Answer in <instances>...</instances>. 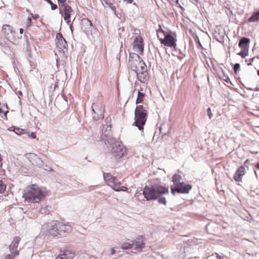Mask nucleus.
I'll use <instances>...</instances> for the list:
<instances>
[{
	"instance_id": "obj_1",
	"label": "nucleus",
	"mask_w": 259,
	"mask_h": 259,
	"mask_svg": "<svg viewBox=\"0 0 259 259\" xmlns=\"http://www.w3.org/2000/svg\"><path fill=\"white\" fill-rule=\"evenodd\" d=\"M102 133L101 138L102 140H105L106 145L109 146V149L115 154L116 158L122 157L126 152V149L121 142L111 137V126L106 125L105 132Z\"/></svg>"
},
{
	"instance_id": "obj_2",
	"label": "nucleus",
	"mask_w": 259,
	"mask_h": 259,
	"mask_svg": "<svg viewBox=\"0 0 259 259\" xmlns=\"http://www.w3.org/2000/svg\"><path fill=\"white\" fill-rule=\"evenodd\" d=\"M46 191L36 185L27 187L24 190L23 197L25 200L32 203H38L45 198Z\"/></svg>"
},
{
	"instance_id": "obj_3",
	"label": "nucleus",
	"mask_w": 259,
	"mask_h": 259,
	"mask_svg": "<svg viewBox=\"0 0 259 259\" xmlns=\"http://www.w3.org/2000/svg\"><path fill=\"white\" fill-rule=\"evenodd\" d=\"M168 193V188L160 185L145 186L143 191L144 198L148 201L156 200L162 194Z\"/></svg>"
},
{
	"instance_id": "obj_4",
	"label": "nucleus",
	"mask_w": 259,
	"mask_h": 259,
	"mask_svg": "<svg viewBox=\"0 0 259 259\" xmlns=\"http://www.w3.org/2000/svg\"><path fill=\"white\" fill-rule=\"evenodd\" d=\"M134 124L139 130H143V126L147 120V111L143 105L137 106L135 110Z\"/></svg>"
},
{
	"instance_id": "obj_5",
	"label": "nucleus",
	"mask_w": 259,
	"mask_h": 259,
	"mask_svg": "<svg viewBox=\"0 0 259 259\" xmlns=\"http://www.w3.org/2000/svg\"><path fill=\"white\" fill-rule=\"evenodd\" d=\"M103 178L107 185L117 192L126 191L127 188L124 186H120V182L114 177L109 173H104Z\"/></svg>"
},
{
	"instance_id": "obj_6",
	"label": "nucleus",
	"mask_w": 259,
	"mask_h": 259,
	"mask_svg": "<svg viewBox=\"0 0 259 259\" xmlns=\"http://www.w3.org/2000/svg\"><path fill=\"white\" fill-rule=\"evenodd\" d=\"M2 32L5 37L10 42L15 44L18 42L19 37L12 26L4 24L3 26Z\"/></svg>"
},
{
	"instance_id": "obj_7",
	"label": "nucleus",
	"mask_w": 259,
	"mask_h": 259,
	"mask_svg": "<svg viewBox=\"0 0 259 259\" xmlns=\"http://www.w3.org/2000/svg\"><path fill=\"white\" fill-rule=\"evenodd\" d=\"M58 229L57 228L56 221H52L42 226V233L46 236L51 237H55L59 235Z\"/></svg>"
},
{
	"instance_id": "obj_8",
	"label": "nucleus",
	"mask_w": 259,
	"mask_h": 259,
	"mask_svg": "<svg viewBox=\"0 0 259 259\" xmlns=\"http://www.w3.org/2000/svg\"><path fill=\"white\" fill-rule=\"evenodd\" d=\"M135 57H131L129 59V67L133 71L137 70L138 68L141 69H145L146 65L141 58L138 55L134 54Z\"/></svg>"
},
{
	"instance_id": "obj_9",
	"label": "nucleus",
	"mask_w": 259,
	"mask_h": 259,
	"mask_svg": "<svg viewBox=\"0 0 259 259\" xmlns=\"http://www.w3.org/2000/svg\"><path fill=\"white\" fill-rule=\"evenodd\" d=\"M92 110L94 120L98 121L104 118V108L101 102L93 103Z\"/></svg>"
},
{
	"instance_id": "obj_10",
	"label": "nucleus",
	"mask_w": 259,
	"mask_h": 259,
	"mask_svg": "<svg viewBox=\"0 0 259 259\" xmlns=\"http://www.w3.org/2000/svg\"><path fill=\"white\" fill-rule=\"evenodd\" d=\"M174 33L170 30H167V33H165L164 38H159V41L165 46L175 49L177 46L176 39L174 38Z\"/></svg>"
},
{
	"instance_id": "obj_11",
	"label": "nucleus",
	"mask_w": 259,
	"mask_h": 259,
	"mask_svg": "<svg viewBox=\"0 0 259 259\" xmlns=\"http://www.w3.org/2000/svg\"><path fill=\"white\" fill-rule=\"evenodd\" d=\"M171 193L173 195L177 192L180 194H188L192 189V186L190 184H187L183 182L179 183L175 186V188H171Z\"/></svg>"
},
{
	"instance_id": "obj_12",
	"label": "nucleus",
	"mask_w": 259,
	"mask_h": 259,
	"mask_svg": "<svg viewBox=\"0 0 259 259\" xmlns=\"http://www.w3.org/2000/svg\"><path fill=\"white\" fill-rule=\"evenodd\" d=\"M59 7L60 13L61 14L62 16H64V20L69 24L70 21L71 14L73 12L72 9L66 3L60 4Z\"/></svg>"
},
{
	"instance_id": "obj_13",
	"label": "nucleus",
	"mask_w": 259,
	"mask_h": 259,
	"mask_svg": "<svg viewBox=\"0 0 259 259\" xmlns=\"http://www.w3.org/2000/svg\"><path fill=\"white\" fill-rule=\"evenodd\" d=\"M56 224L59 236H66L71 232V227L70 225L64 224L59 221H56Z\"/></svg>"
},
{
	"instance_id": "obj_14",
	"label": "nucleus",
	"mask_w": 259,
	"mask_h": 259,
	"mask_svg": "<svg viewBox=\"0 0 259 259\" xmlns=\"http://www.w3.org/2000/svg\"><path fill=\"white\" fill-rule=\"evenodd\" d=\"M75 253L72 250L65 249L61 250L58 256L55 259H73Z\"/></svg>"
},
{
	"instance_id": "obj_15",
	"label": "nucleus",
	"mask_w": 259,
	"mask_h": 259,
	"mask_svg": "<svg viewBox=\"0 0 259 259\" xmlns=\"http://www.w3.org/2000/svg\"><path fill=\"white\" fill-rule=\"evenodd\" d=\"M20 238L19 237H15L9 246V250L11 253L14 255H19V250L17 249L18 244H19Z\"/></svg>"
},
{
	"instance_id": "obj_16",
	"label": "nucleus",
	"mask_w": 259,
	"mask_h": 259,
	"mask_svg": "<svg viewBox=\"0 0 259 259\" xmlns=\"http://www.w3.org/2000/svg\"><path fill=\"white\" fill-rule=\"evenodd\" d=\"M56 44L57 47L61 51L67 48V42L61 33H57L56 35Z\"/></svg>"
},
{
	"instance_id": "obj_17",
	"label": "nucleus",
	"mask_w": 259,
	"mask_h": 259,
	"mask_svg": "<svg viewBox=\"0 0 259 259\" xmlns=\"http://www.w3.org/2000/svg\"><path fill=\"white\" fill-rule=\"evenodd\" d=\"M26 156L33 165H37L39 167L42 166L44 163L43 161L35 154L29 153L26 155Z\"/></svg>"
},
{
	"instance_id": "obj_18",
	"label": "nucleus",
	"mask_w": 259,
	"mask_h": 259,
	"mask_svg": "<svg viewBox=\"0 0 259 259\" xmlns=\"http://www.w3.org/2000/svg\"><path fill=\"white\" fill-rule=\"evenodd\" d=\"M133 249L136 251H141L144 247L145 243L142 237H140L135 241H132Z\"/></svg>"
},
{
	"instance_id": "obj_19",
	"label": "nucleus",
	"mask_w": 259,
	"mask_h": 259,
	"mask_svg": "<svg viewBox=\"0 0 259 259\" xmlns=\"http://www.w3.org/2000/svg\"><path fill=\"white\" fill-rule=\"evenodd\" d=\"M133 46L134 49L140 54L143 53L144 50V46L143 44V40L141 37H136L134 40Z\"/></svg>"
},
{
	"instance_id": "obj_20",
	"label": "nucleus",
	"mask_w": 259,
	"mask_h": 259,
	"mask_svg": "<svg viewBox=\"0 0 259 259\" xmlns=\"http://www.w3.org/2000/svg\"><path fill=\"white\" fill-rule=\"evenodd\" d=\"M245 174V168L241 166L239 167L234 176V179L236 182H241L242 177Z\"/></svg>"
},
{
	"instance_id": "obj_21",
	"label": "nucleus",
	"mask_w": 259,
	"mask_h": 259,
	"mask_svg": "<svg viewBox=\"0 0 259 259\" xmlns=\"http://www.w3.org/2000/svg\"><path fill=\"white\" fill-rule=\"evenodd\" d=\"M250 39L247 37H242L239 41L238 46L241 49L249 50Z\"/></svg>"
},
{
	"instance_id": "obj_22",
	"label": "nucleus",
	"mask_w": 259,
	"mask_h": 259,
	"mask_svg": "<svg viewBox=\"0 0 259 259\" xmlns=\"http://www.w3.org/2000/svg\"><path fill=\"white\" fill-rule=\"evenodd\" d=\"M144 71L142 70V73H139L137 76L138 79L141 82H145L148 79V74L147 66L145 67V69H143Z\"/></svg>"
},
{
	"instance_id": "obj_23",
	"label": "nucleus",
	"mask_w": 259,
	"mask_h": 259,
	"mask_svg": "<svg viewBox=\"0 0 259 259\" xmlns=\"http://www.w3.org/2000/svg\"><path fill=\"white\" fill-rule=\"evenodd\" d=\"M81 22L82 28L84 27L85 31H89L91 29L92 23L89 19H82Z\"/></svg>"
},
{
	"instance_id": "obj_24",
	"label": "nucleus",
	"mask_w": 259,
	"mask_h": 259,
	"mask_svg": "<svg viewBox=\"0 0 259 259\" xmlns=\"http://www.w3.org/2000/svg\"><path fill=\"white\" fill-rule=\"evenodd\" d=\"M248 21L249 22L259 21V11L253 13L252 16L248 19Z\"/></svg>"
},
{
	"instance_id": "obj_25",
	"label": "nucleus",
	"mask_w": 259,
	"mask_h": 259,
	"mask_svg": "<svg viewBox=\"0 0 259 259\" xmlns=\"http://www.w3.org/2000/svg\"><path fill=\"white\" fill-rule=\"evenodd\" d=\"M145 96V94L144 93H142L140 91H138V97L136 99V103L138 104L139 103H142L144 100Z\"/></svg>"
},
{
	"instance_id": "obj_26",
	"label": "nucleus",
	"mask_w": 259,
	"mask_h": 259,
	"mask_svg": "<svg viewBox=\"0 0 259 259\" xmlns=\"http://www.w3.org/2000/svg\"><path fill=\"white\" fill-rule=\"evenodd\" d=\"M103 6L109 7L115 13V7H114L112 3L109 2L107 0H101Z\"/></svg>"
},
{
	"instance_id": "obj_27",
	"label": "nucleus",
	"mask_w": 259,
	"mask_h": 259,
	"mask_svg": "<svg viewBox=\"0 0 259 259\" xmlns=\"http://www.w3.org/2000/svg\"><path fill=\"white\" fill-rule=\"evenodd\" d=\"M181 179V176L178 174H175L174 175V176L172 177V182L174 183V185H175V186L177 185V184L181 183L180 181Z\"/></svg>"
},
{
	"instance_id": "obj_28",
	"label": "nucleus",
	"mask_w": 259,
	"mask_h": 259,
	"mask_svg": "<svg viewBox=\"0 0 259 259\" xmlns=\"http://www.w3.org/2000/svg\"><path fill=\"white\" fill-rule=\"evenodd\" d=\"M121 248L123 249H133L132 242L131 243H124L121 245Z\"/></svg>"
},
{
	"instance_id": "obj_29",
	"label": "nucleus",
	"mask_w": 259,
	"mask_h": 259,
	"mask_svg": "<svg viewBox=\"0 0 259 259\" xmlns=\"http://www.w3.org/2000/svg\"><path fill=\"white\" fill-rule=\"evenodd\" d=\"M248 50L242 49V51L240 52L237 53V55L244 58L248 55Z\"/></svg>"
},
{
	"instance_id": "obj_30",
	"label": "nucleus",
	"mask_w": 259,
	"mask_h": 259,
	"mask_svg": "<svg viewBox=\"0 0 259 259\" xmlns=\"http://www.w3.org/2000/svg\"><path fill=\"white\" fill-rule=\"evenodd\" d=\"M6 189L5 184L2 181H0V193H3L5 192Z\"/></svg>"
},
{
	"instance_id": "obj_31",
	"label": "nucleus",
	"mask_w": 259,
	"mask_h": 259,
	"mask_svg": "<svg viewBox=\"0 0 259 259\" xmlns=\"http://www.w3.org/2000/svg\"><path fill=\"white\" fill-rule=\"evenodd\" d=\"M159 27H160V26H159ZM165 33H167V31H164L163 29H162L161 28V27H160V28L158 30H157V31L158 37L159 38H161L160 37V33L162 34L163 36H164Z\"/></svg>"
},
{
	"instance_id": "obj_32",
	"label": "nucleus",
	"mask_w": 259,
	"mask_h": 259,
	"mask_svg": "<svg viewBox=\"0 0 259 259\" xmlns=\"http://www.w3.org/2000/svg\"><path fill=\"white\" fill-rule=\"evenodd\" d=\"M13 131L15 133V134L18 135L22 134L23 131V130L22 128L16 127L15 128H13Z\"/></svg>"
},
{
	"instance_id": "obj_33",
	"label": "nucleus",
	"mask_w": 259,
	"mask_h": 259,
	"mask_svg": "<svg viewBox=\"0 0 259 259\" xmlns=\"http://www.w3.org/2000/svg\"><path fill=\"white\" fill-rule=\"evenodd\" d=\"M159 199H158V202L160 203V204H163L164 205H166V199L164 198V197H158Z\"/></svg>"
},
{
	"instance_id": "obj_34",
	"label": "nucleus",
	"mask_w": 259,
	"mask_h": 259,
	"mask_svg": "<svg viewBox=\"0 0 259 259\" xmlns=\"http://www.w3.org/2000/svg\"><path fill=\"white\" fill-rule=\"evenodd\" d=\"M8 112V110L4 111L1 108H0V115L2 117H7V113Z\"/></svg>"
},
{
	"instance_id": "obj_35",
	"label": "nucleus",
	"mask_w": 259,
	"mask_h": 259,
	"mask_svg": "<svg viewBox=\"0 0 259 259\" xmlns=\"http://www.w3.org/2000/svg\"><path fill=\"white\" fill-rule=\"evenodd\" d=\"M239 68H240V64L239 63L235 64V65H234V67H233V69H234V73L235 74H237V71L239 69Z\"/></svg>"
},
{
	"instance_id": "obj_36",
	"label": "nucleus",
	"mask_w": 259,
	"mask_h": 259,
	"mask_svg": "<svg viewBox=\"0 0 259 259\" xmlns=\"http://www.w3.org/2000/svg\"><path fill=\"white\" fill-rule=\"evenodd\" d=\"M16 255L12 253L8 254L5 256V259H14L15 256Z\"/></svg>"
},
{
	"instance_id": "obj_37",
	"label": "nucleus",
	"mask_w": 259,
	"mask_h": 259,
	"mask_svg": "<svg viewBox=\"0 0 259 259\" xmlns=\"http://www.w3.org/2000/svg\"><path fill=\"white\" fill-rule=\"evenodd\" d=\"M207 115L209 117V119H211V118L213 116V114L212 113H211V109L210 108H208L207 109Z\"/></svg>"
},
{
	"instance_id": "obj_38",
	"label": "nucleus",
	"mask_w": 259,
	"mask_h": 259,
	"mask_svg": "<svg viewBox=\"0 0 259 259\" xmlns=\"http://www.w3.org/2000/svg\"><path fill=\"white\" fill-rule=\"evenodd\" d=\"M31 24V18L30 17H28L26 21V26L27 27H29Z\"/></svg>"
},
{
	"instance_id": "obj_39",
	"label": "nucleus",
	"mask_w": 259,
	"mask_h": 259,
	"mask_svg": "<svg viewBox=\"0 0 259 259\" xmlns=\"http://www.w3.org/2000/svg\"><path fill=\"white\" fill-rule=\"evenodd\" d=\"M28 136L31 139H35L36 137L35 133H32L30 135H28Z\"/></svg>"
},
{
	"instance_id": "obj_40",
	"label": "nucleus",
	"mask_w": 259,
	"mask_h": 259,
	"mask_svg": "<svg viewBox=\"0 0 259 259\" xmlns=\"http://www.w3.org/2000/svg\"><path fill=\"white\" fill-rule=\"evenodd\" d=\"M143 70H142L143 71ZM134 71L136 73L137 75L139 74V73H142V69L141 68H138L137 70H135Z\"/></svg>"
},
{
	"instance_id": "obj_41",
	"label": "nucleus",
	"mask_w": 259,
	"mask_h": 259,
	"mask_svg": "<svg viewBox=\"0 0 259 259\" xmlns=\"http://www.w3.org/2000/svg\"><path fill=\"white\" fill-rule=\"evenodd\" d=\"M247 89L249 91H259V89L257 87L254 89H253L252 88H247Z\"/></svg>"
},
{
	"instance_id": "obj_42",
	"label": "nucleus",
	"mask_w": 259,
	"mask_h": 259,
	"mask_svg": "<svg viewBox=\"0 0 259 259\" xmlns=\"http://www.w3.org/2000/svg\"><path fill=\"white\" fill-rule=\"evenodd\" d=\"M215 254H216V257L218 259H223V258L222 256L220 255L219 254H217V253H215Z\"/></svg>"
},
{
	"instance_id": "obj_43",
	"label": "nucleus",
	"mask_w": 259,
	"mask_h": 259,
	"mask_svg": "<svg viewBox=\"0 0 259 259\" xmlns=\"http://www.w3.org/2000/svg\"><path fill=\"white\" fill-rule=\"evenodd\" d=\"M66 1H67V0H58V3H60L61 4H65V2Z\"/></svg>"
},
{
	"instance_id": "obj_44",
	"label": "nucleus",
	"mask_w": 259,
	"mask_h": 259,
	"mask_svg": "<svg viewBox=\"0 0 259 259\" xmlns=\"http://www.w3.org/2000/svg\"><path fill=\"white\" fill-rule=\"evenodd\" d=\"M61 97L63 98V99L66 102H67V98L64 95V94H62L61 95Z\"/></svg>"
},
{
	"instance_id": "obj_45",
	"label": "nucleus",
	"mask_w": 259,
	"mask_h": 259,
	"mask_svg": "<svg viewBox=\"0 0 259 259\" xmlns=\"http://www.w3.org/2000/svg\"><path fill=\"white\" fill-rule=\"evenodd\" d=\"M115 253V250L114 248L111 249V254L113 255Z\"/></svg>"
},
{
	"instance_id": "obj_46",
	"label": "nucleus",
	"mask_w": 259,
	"mask_h": 259,
	"mask_svg": "<svg viewBox=\"0 0 259 259\" xmlns=\"http://www.w3.org/2000/svg\"><path fill=\"white\" fill-rule=\"evenodd\" d=\"M123 1L126 2L127 4H131L133 2V0H123Z\"/></svg>"
},
{
	"instance_id": "obj_47",
	"label": "nucleus",
	"mask_w": 259,
	"mask_h": 259,
	"mask_svg": "<svg viewBox=\"0 0 259 259\" xmlns=\"http://www.w3.org/2000/svg\"><path fill=\"white\" fill-rule=\"evenodd\" d=\"M225 81L227 82V83H229V82H231V80L230 79H229V77H227V78L226 79H225Z\"/></svg>"
},
{
	"instance_id": "obj_48",
	"label": "nucleus",
	"mask_w": 259,
	"mask_h": 259,
	"mask_svg": "<svg viewBox=\"0 0 259 259\" xmlns=\"http://www.w3.org/2000/svg\"><path fill=\"white\" fill-rule=\"evenodd\" d=\"M32 16L33 18V19H37V18H38V17L37 15L33 16V15H32Z\"/></svg>"
},
{
	"instance_id": "obj_49",
	"label": "nucleus",
	"mask_w": 259,
	"mask_h": 259,
	"mask_svg": "<svg viewBox=\"0 0 259 259\" xmlns=\"http://www.w3.org/2000/svg\"><path fill=\"white\" fill-rule=\"evenodd\" d=\"M249 162V160L247 159L245 161L244 163V164L245 165L246 164H247Z\"/></svg>"
},
{
	"instance_id": "obj_50",
	"label": "nucleus",
	"mask_w": 259,
	"mask_h": 259,
	"mask_svg": "<svg viewBox=\"0 0 259 259\" xmlns=\"http://www.w3.org/2000/svg\"><path fill=\"white\" fill-rule=\"evenodd\" d=\"M20 33L22 34L23 33V29L22 28H20L19 30Z\"/></svg>"
},
{
	"instance_id": "obj_51",
	"label": "nucleus",
	"mask_w": 259,
	"mask_h": 259,
	"mask_svg": "<svg viewBox=\"0 0 259 259\" xmlns=\"http://www.w3.org/2000/svg\"><path fill=\"white\" fill-rule=\"evenodd\" d=\"M15 127H14V126H12V127H10V128H9V130L10 131H13V128H15Z\"/></svg>"
},
{
	"instance_id": "obj_52",
	"label": "nucleus",
	"mask_w": 259,
	"mask_h": 259,
	"mask_svg": "<svg viewBox=\"0 0 259 259\" xmlns=\"http://www.w3.org/2000/svg\"><path fill=\"white\" fill-rule=\"evenodd\" d=\"M254 59H255V58H254V57L252 58H251V59H250V60H249V61H250V62H251V63H252V62L254 61Z\"/></svg>"
},
{
	"instance_id": "obj_53",
	"label": "nucleus",
	"mask_w": 259,
	"mask_h": 259,
	"mask_svg": "<svg viewBox=\"0 0 259 259\" xmlns=\"http://www.w3.org/2000/svg\"><path fill=\"white\" fill-rule=\"evenodd\" d=\"M256 167L259 169V161L256 163Z\"/></svg>"
},
{
	"instance_id": "obj_54",
	"label": "nucleus",
	"mask_w": 259,
	"mask_h": 259,
	"mask_svg": "<svg viewBox=\"0 0 259 259\" xmlns=\"http://www.w3.org/2000/svg\"><path fill=\"white\" fill-rule=\"evenodd\" d=\"M252 65V63L250 62V61H249V62L247 63V65L248 66H250V65Z\"/></svg>"
},
{
	"instance_id": "obj_55",
	"label": "nucleus",
	"mask_w": 259,
	"mask_h": 259,
	"mask_svg": "<svg viewBox=\"0 0 259 259\" xmlns=\"http://www.w3.org/2000/svg\"><path fill=\"white\" fill-rule=\"evenodd\" d=\"M257 75L259 76V69L257 71Z\"/></svg>"
},
{
	"instance_id": "obj_56",
	"label": "nucleus",
	"mask_w": 259,
	"mask_h": 259,
	"mask_svg": "<svg viewBox=\"0 0 259 259\" xmlns=\"http://www.w3.org/2000/svg\"><path fill=\"white\" fill-rule=\"evenodd\" d=\"M254 174H255L256 176L257 177V175H256V171H255V170L254 171Z\"/></svg>"
},
{
	"instance_id": "obj_57",
	"label": "nucleus",
	"mask_w": 259,
	"mask_h": 259,
	"mask_svg": "<svg viewBox=\"0 0 259 259\" xmlns=\"http://www.w3.org/2000/svg\"><path fill=\"white\" fill-rule=\"evenodd\" d=\"M70 28L71 29V30H72V26H70Z\"/></svg>"
},
{
	"instance_id": "obj_58",
	"label": "nucleus",
	"mask_w": 259,
	"mask_h": 259,
	"mask_svg": "<svg viewBox=\"0 0 259 259\" xmlns=\"http://www.w3.org/2000/svg\"><path fill=\"white\" fill-rule=\"evenodd\" d=\"M19 93H20V95H22V93L21 92H20Z\"/></svg>"
},
{
	"instance_id": "obj_59",
	"label": "nucleus",
	"mask_w": 259,
	"mask_h": 259,
	"mask_svg": "<svg viewBox=\"0 0 259 259\" xmlns=\"http://www.w3.org/2000/svg\"><path fill=\"white\" fill-rule=\"evenodd\" d=\"M259 59V58H258Z\"/></svg>"
},
{
	"instance_id": "obj_60",
	"label": "nucleus",
	"mask_w": 259,
	"mask_h": 259,
	"mask_svg": "<svg viewBox=\"0 0 259 259\" xmlns=\"http://www.w3.org/2000/svg\"><path fill=\"white\" fill-rule=\"evenodd\" d=\"M259 59V58H258Z\"/></svg>"
}]
</instances>
